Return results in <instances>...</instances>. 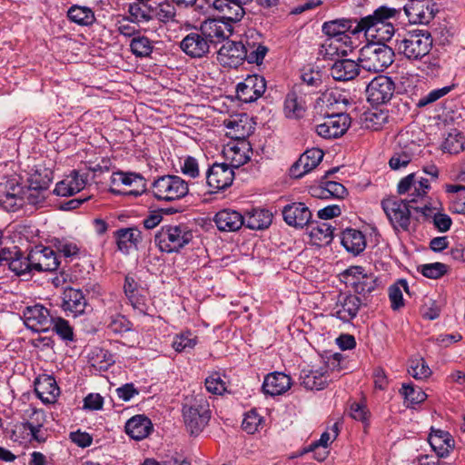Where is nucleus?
Masks as SVG:
<instances>
[{
	"mask_svg": "<svg viewBox=\"0 0 465 465\" xmlns=\"http://www.w3.org/2000/svg\"><path fill=\"white\" fill-rule=\"evenodd\" d=\"M401 8L381 5L371 15L359 19L361 32L378 41H389L395 33L393 22L397 20Z\"/></svg>",
	"mask_w": 465,
	"mask_h": 465,
	"instance_id": "1",
	"label": "nucleus"
},
{
	"mask_svg": "<svg viewBox=\"0 0 465 465\" xmlns=\"http://www.w3.org/2000/svg\"><path fill=\"white\" fill-rule=\"evenodd\" d=\"M183 417L185 427L192 435L202 432L211 419L210 405L204 395L186 397L183 404Z\"/></svg>",
	"mask_w": 465,
	"mask_h": 465,
	"instance_id": "2",
	"label": "nucleus"
},
{
	"mask_svg": "<svg viewBox=\"0 0 465 465\" xmlns=\"http://www.w3.org/2000/svg\"><path fill=\"white\" fill-rule=\"evenodd\" d=\"M433 39L427 30H411L396 39L395 48L409 60H422L429 54Z\"/></svg>",
	"mask_w": 465,
	"mask_h": 465,
	"instance_id": "3",
	"label": "nucleus"
},
{
	"mask_svg": "<svg viewBox=\"0 0 465 465\" xmlns=\"http://www.w3.org/2000/svg\"><path fill=\"white\" fill-rule=\"evenodd\" d=\"M378 41L365 45L361 50L358 57L361 69L381 73L386 70L394 61L392 48Z\"/></svg>",
	"mask_w": 465,
	"mask_h": 465,
	"instance_id": "4",
	"label": "nucleus"
},
{
	"mask_svg": "<svg viewBox=\"0 0 465 465\" xmlns=\"http://www.w3.org/2000/svg\"><path fill=\"white\" fill-rule=\"evenodd\" d=\"M193 238V231L184 223L162 226L154 236L155 245L163 252H178Z\"/></svg>",
	"mask_w": 465,
	"mask_h": 465,
	"instance_id": "5",
	"label": "nucleus"
},
{
	"mask_svg": "<svg viewBox=\"0 0 465 465\" xmlns=\"http://www.w3.org/2000/svg\"><path fill=\"white\" fill-rule=\"evenodd\" d=\"M154 198L159 201L173 202L183 198L189 192L188 183L182 177L173 174L156 178L151 186Z\"/></svg>",
	"mask_w": 465,
	"mask_h": 465,
	"instance_id": "6",
	"label": "nucleus"
},
{
	"mask_svg": "<svg viewBox=\"0 0 465 465\" xmlns=\"http://www.w3.org/2000/svg\"><path fill=\"white\" fill-rule=\"evenodd\" d=\"M342 276L356 293L363 296L371 294L379 287L378 277L362 266H350Z\"/></svg>",
	"mask_w": 465,
	"mask_h": 465,
	"instance_id": "7",
	"label": "nucleus"
},
{
	"mask_svg": "<svg viewBox=\"0 0 465 465\" xmlns=\"http://www.w3.org/2000/svg\"><path fill=\"white\" fill-rule=\"evenodd\" d=\"M395 196L383 199L381 207L394 230L407 231L411 223L410 205Z\"/></svg>",
	"mask_w": 465,
	"mask_h": 465,
	"instance_id": "8",
	"label": "nucleus"
},
{
	"mask_svg": "<svg viewBox=\"0 0 465 465\" xmlns=\"http://www.w3.org/2000/svg\"><path fill=\"white\" fill-rule=\"evenodd\" d=\"M322 32L330 37H337L345 45L352 47V42L349 34L357 35L361 32L359 19L357 18H338L326 21L322 25Z\"/></svg>",
	"mask_w": 465,
	"mask_h": 465,
	"instance_id": "9",
	"label": "nucleus"
},
{
	"mask_svg": "<svg viewBox=\"0 0 465 465\" xmlns=\"http://www.w3.org/2000/svg\"><path fill=\"white\" fill-rule=\"evenodd\" d=\"M431 189L430 180L427 177L411 173L400 180L397 186L399 194H408L409 203H417L423 199Z\"/></svg>",
	"mask_w": 465,
	"mask_h": 465,
	"instance_id": "10",
	"label": "nucleus"
},
{
	"mask_svg": "<svg viewBox=\"0 0 465 465\" xmlns=\"http://www.w3.org/2000/svg\"><path fill=\"white\" fill-rule=\"evenodd\" d=\"M351 119L348 114H331L323 117V122L315 125V132L325 139L338 138L349 129Z\"/></svg>",
	"mask_w": 465,
	"mask_h": 465,
	"instance_id": "11",
	"label": "nucleus"
},
{
	"mask_svg": "<svg viewBox=\"0 0 465 465\" xmlns=\"http://www.w3.org/2000/svg\"><path fill=\"white\" fill-rule=\"evenodd\" d=\"M395 89L396 85L391 77L377 75L367 85L368 101L376 105L386 104L392 98Z\"/></svg>",
	"mask_w": 465,
	"mask_h": 465,
	"instance_id": "12",
	"label": "nucleus"
},
{
	"mask_svg": "<svg viewBox=\"0 0 465 465\" xmlns=\"http://www.w3.org/2000/svg\"><path fill=\"white\" fill-rule=\"evenodd\" d=\"M233 179V168L226 163H214L206 172V183L215 191H223L230 187Z\"/></svg>",
	"mask_w": 465,
	"mask_h": 465,
	"instance_id": "13",
	"label": "nucleus"
},
{
	"mask_svg": "<svg viewBox=\"0 0 465 465\" xmlns=\"http://www.w3.org/2000/svg\"><path fill=\"white\" fill-rule=\"evenodd\" d=\"M29 261L36 272H54L60 263L56 252L51 247L43 245H35L30 250Z\"/></svg>",
	"mask_w": 465,
	"mask_h": 465,
	"instance_id": "14",
	"label": "nucleus"
},
{
	"mask_svg": "<svg viewBox=\"0 0 465 465\" xmlns=\"http://www.w3.org/2000/svg\"><path fill=\"white\" fill-rule=\"evenodd\" d=\"M24 319L25 326L36 332L47 331L54 320L49 310L41 304L26 307Z\"/></svg>",
	"mask_w": 465,
	"mask_h": 465,
	"instance_id": "15",
	"label": "nucleus"
},
{
	"mask_svg": "<svg viewBox=\"0 0 465 465\" xmlns=\"http://www.w3.org/2000/svg\"><path fill=\"white\" fill-rule=\"evenodd\" d=\"M266 90V81L258 74L248 75L236 86L237 97L243 103H252L260 98Z\"/></svg>",
	"mask_w": 465,
	"mask_h": 465,
	"instance_id": "16",
	"label": "nucleus"
},
{
	"mask_svg": "<svg viewBox=\"0 0 465 465\" xmlns=\"http://www.w3.org/2000/svg\"><path fill=\"white\" fill-rule=\"evenodd\" d=\"M434 3L432 0L408 1L403 10L411 24H429L434 17Z\"/></svg>",
	"mask_w": 465,
	"mask_h": 465,
	"instance_id": "17",
	"label": "nucleus"
},
{
	"mask_svg": "<svg viewBox=\"0 0 465 465\" xmlns=\"http://www.w3.org/2000/svg\"><path fill=\"white\" fill-rule=\"evenodd\" d=\"M212 46L227 39L232 32V25L223 19H207L198 27Z\"/></svg>",
	"mask_w": 465,
	"mask_h": 465,
	"instance_id": "18",
	"label": "nucleus"
},
{
	"mask_svg": "<svg viewBox=\"0 0 465 465\" xmlns=\"http://www.w3.org/2000/svg\"><path fill=\"white\" fill-rule=\"evenodd\" d=\"M362 304L361 298L355 294L341 293L332 309L331 314L343 322L354 319Z\"/></svg>",
	"mask_w": 465,
	"mask_h": 465,
	"instance_id": "19",
	"label": "nucleus"
},
{
	"mask_svg": "<svg viewBox=\"0 0 465 465\" xmlns=\"http://www.w3.org/2000/svg\"><path fill=\"white\" fill-rule=\"evenodd\" d=\"M180 48L191 58H203L210 52L211 45L199 28H196L183 38Z\"/></svg>",
	"mask_w": 465,
	"mask_h": 465,
	"instance_id": "20",
	"label": "nucleus"
},
{
	"mask_svg": "<svg viewBox=\"0 0 465 465\" xmlns=\"http://www.w3.org/2000/svg\"><path fill=\"white\" fill-rule=\"evenodd\" d=\"M408 134H400L397 136L398 148L394 149V153L389 161V165L392 170H400L406 167L412 160L417 144L415 142H408L405 139Z\"/></svg>",
	"mask_w": 465,
	"mask_h": 465,
	"instance_id": "21",
	"label": "nucleus"
},
{
	"mask_svg": "<svg viewBox=\"0 0 465 465\" xmlns=\"http://www.w3.org/2000/svg\"><path fill=\"white\" fill-rule=\"evenodd\" d=\"M124 292L132 307L143 315L147 314L148 305L143 288L133 275H126L124 283Z\"/></svg>",
	"mask_w": 465,
	"mask_h": 465,
	"instance_id": "22",
	"label": "nucleus"
},
{
	"mask_svg": "<svg viewBox=\"0 0 465 465\" xmlns=\"http://www.w3.org/2000/svg\"><path fill=\"white\" fill-rule=\"evenodd\" d=\"M246 53L243 51V41H227L217 52V59L223 66L237 68L244 62Z\"/></svg>",
	"mask_w": 465,
	"mask_h": 465,
	"instance_id": "23",
	"label": "nucleus"
},
{
	"mask_svg": "<svg viewBox=\"0 0 465 465\" xmlns=\"http://www.w3.org/2000/svg\"><path fill=\"white\" fill-rule=\"evenodd\" d=\"M284 222L294 228H303L312 224V212L303 203H292L282 210Z\"/></svg>",
	"mask_w": 465,
	"mask_h": 465,
	"instance_id": "24",
	"label": "nucleus"
},
{
	"mask_svg": "<svg viewBox=\"0 0 465 465\" xmlns=\"http://www.w3.org/2000/svg\"><path fill=\"white\" fill-rule=\"evenodd\" d=\"M87 301L80 289L67 287L62 294L61 307L67 316L76 317L84 312Z\"/></svg>",
	"mask_w": 465,
	"mask_h": 465,
	"instance_id": "25",
	"label": "nucleus"
},
{
	"mask_svg": "<svg viewBox=\"0 0 465 465\" xmlns=\"http://www.w3.org/2000/svg\"><path fill=\"white\" fill-rule=\"evenodd\" d=\"M237 0H213L212 7L222 15V19L231 24L240 22L246 14L245 5Z\"/></svg>",
	"mask_w": 465,
	"mask_h": 465,
	"instance_id": "26",
	"label": "nucleus"
},
{
	"mask_svg": "<svg viewBox=\"0 0 465 465\" xmlns=\"http://www.w3.org/2000/svg\"><path fill=\"white\" fill-rule=\"evenodd\" d=\"M439 14L440 12L438 11V47L440 46L447 50L446 47L453 44L457 35L456 19L452 15H447L445 12L440 15Z\"/></svg>",
	"mask_w": 465,
	"mask_h": 465,
	"instance_id": "27",
	"label": "nucleus"
},
{
	"mask_svg": "<svg viewBox=\"0 0 465 465\" xmlns=\"http://www.w3.org/2000/svg\"><path fill=\"white\" fill-rule=\"evenodd\" d=\"M35 392L44 403H54L60 394V389L53 376L43 374L35 381Z\"/></svg>",
	"mask_w": 465,
	"mask_h": 465,
	"instance_id": "28",
	"label": "nucleus"
},
{
	"mask_svg": "<svg viewBox=\"0 0 465 465\" xmlns=\"http://www.w3.org/2000/svg\"><path fill=\"white\" fill-rule=\"evenodd\" d=\"M213 222L221 232H236L244 224L243 215L232 209H223L216 213Z\"/></svg>",
	"mask_w": 465,
	"mask_h": 465,
	"instance_id": "29",
	"label": "nucleus"
},
{
	"mask_svg": "<svg viewBox=\"0 0 465 465\" xmlns=\"http://www.w3.org/2000/svg\"><path fill=\"white\" fill-rule=\"evenodd\" d=\"M330 372L325 368L317 370H302L300 373V382L306 390H323L331 381Z\"/></svg>",
	"mask_w": 465,
	"mask_h": 465,
	"instance_id": "30",
	"label": "nucleus"
},
{
	"mask_svg": "<svg viewBox=\"0 0 465 465\" xmlns=\"http://www.w3.org/2000/svg\"><path fill=\"white\" fill-rule=\"evenodd\" d=\"M85 183V179L79 174V172L73 170L62 181L56 183L54 193L58 196L68 197L83 190Z\"/></svg>",
	"mask_w": 465,
	"mask_h": 465,
	"instance_id": "31",
	"label": "nucleus"
},
{
	"mask_svg": "<svg viewBox=\"0 0 465 465\" xmlns=\"http://www.w3.org/2000/svg\"><path fill=\"white\" fill-rule=\"evenodd\" d=\"M118 250L128 254L132 249H137L142 242V232L136 227L121 228L114 232Z\"/></svg>",
	"mask_w": 465,
	"mask_h": 465,
	"instance_id": "32",
	"label": "nucleus"
},
{
	"mask_svg": "<svg viewBox=\"0 0 465 465\" xmlns=\"http://www.w3.org/2000/svg\"><path fill=\"white\" fill-rule=\"evenodd\" d=\"M361 66L360 62L351 59H340L334 62L330 71L336 81H350L359 75Z\"/></svg>",
	"mask_w": 465,
	"mask_h": 465,
	"instance_id": "33",
	"label": "nucleus"
},
{
	"mask_svg": "<svg viewBox=\"0 0 465 465\" xmlns=\"http://www.w3.org/2000/svg\"><path fill=\"white\" fill-rule=\"evenodd\" d=\"M291 377L283 372L270 373L264 379L262 391L271 396L281 395L291 388Z\"/></svg>",
	"mask_w": 465,
	"mask_h": 465,
	"instance_id": "34",
	"label": "nucleus"
},
{
	"mask_svg": "<svg viewBox=\"0 0 465 465\" xmlns=\"http://www.w3.org/2000/svg\"><path fill=\"white\" fill-rule=\"evenodd\" d=\"M124 428L132 439L141 440L152 432L153 424L145 415H135L126 421Z\"/></svg>",
	"mask_w": 465,
	"mask_h": 465,
	"instance_id": "35",
	"label": "nucleus"
},
{
	"mask_svg": "<svg viewBox=\"0 0 465 465\" xmlns=\"http://www.w3.org/2000/svg\"><path fill=\"white\" fill-rule=\"evenodd\" d=\"M253 33L247 35L243 41V51L246 53V58L249 64H261L268 53V48L260 42L253 39Z\"/></svg>",
	"mask_w": 465,
	"mask_h": 465,
	"instance_id": "36",
	"label": "nucleus"
},
{
	"mask_svg": "<svg viewBox=\"0 0 465 465\" xmlns=\"http://www.w3.org/2000/svg\"><path fill=\"white\" fill-rule=\"evenodd\" d=\"M341 242L343 247L354 255L363 252L366 247L365 236L356 229L344 230L341 232Z\"/></svg>",
	"mask_w": 465,
	"mask_h": 465,
	"instance_id": "37",
	"label": "nucleus"
},
{
	"mask_svg": "<svg viewBox=\"0 0 465 465\" xmlns=\"http://www.w3.org/2000/svg\"><path fill=\"white\" fill-rule=\"evenodd\" d=\"M111 184L112 185H127L131 186L134 184H139L142 189L140 190H132L127 193L129 195L138 196L143 192L144 188V179L143 177L135 173H124L123 171L114 172L111 176Z\"/></svg>",
	"mask_w": 465,
	"mask_h": 465,
	"instance_id": "38",
	"label": "nucleus"
},
{
	"mask_svg": "<svg viewBox=\"0 0 465 465\" xmlns=\"http://www.w3.org/2000/svg\"><path fill=\"white\" fill-rule=\"evenodd\" d=\"M244 224L251 230H263L268 228L272 220V215L268 210L253 209L243 216Z\"/></svg>",
	"mask_w": 465,
	"mask_h": 465,
	"instance_id": "39",
	"label": "nucleus"
},
{
	"mask_svg": "<svg viewBox=\"0 0 465 465\" xmlns=\"http://www.w3.org/2000/svg\"><path fill=\"white\" fill-rule=\"evenodd\" d=\"M68 19L81 26H90L95 22L94 12L92 8L74 5L67 11Z\"/></svg>",
	"mask_w": 465,
	"mask_h": 465,
	"instance_id": "40",
	"label": "nucleus"
},
{
	"mask_svg": "<svg viewBox=\"0 0 465 465\" xmlns=\"http://www.w3.org/2000/svg\"><path fill=\"white\" fill-rule=\"evenodd\" d=\"M465 149V136L458 129H451L440 144L444 153L458 154Z\"/></svg>",
	"mask_w": 465,
	"mask_h": 465,
	"instance_id": "41",
	"label": "nucleus"
},
{
	"mask_svg": "<svg viewBox=\"0 0 465 465\" xmlns=\"http://www.w3.org/2000/svg\"><path fill=\"white\" fill-rule=\"evenodd\" d=\"M306 110L305 104L302 97H299L295 92L289 93L284 100L283 112L289 119H300L303 116Z\"/></svg>",
	"mask_w": 465,
	"mask_h": 465,
	"instance_id": "42",
	"label": "nucleus"
},
{
	"mask_svg": "<svg viewBox=\"0 0 465 465\" xmlns=\"http://www.w3.org/2000/svg\"><path fill=\"white\" fill-rule=\"evenodd\" d=\"M53 180V171L48 168L40 167L31 173L28 183L32 190L47 191Z\"/></svg>",
	"mask_w": 465,
	"mask_h": 465,
	"instance_id": "43",
	"label": "nucleus"
},
{
	"mask_svg": "<svg viewBox=\"0 0 465 465\" xmlns=\"http://www.w3.org/2000/svg\"><path fill=\"white\" fill-rule=\"evenodd\" d=\"M8 268L16 275H25L34 271L32 262L29 261V254L25 257L19 251H12L10 261L7 262Z\"/></svg>",
	"mask_w": 465,
	"mask_h": 465,
	"instance_id": "44",
	"label": "nucleus"
},
{
	"mask_svg": "<svg viewBox=\"0 0 465 465\" xmlns=\"http://www.w3.org/2000/svg\"><path fill=\"white\" fill-rule=\"evenodd\" d=\"M409 293V284L405 279L398 280L389 288V298L391 307L393 311H398L404 306L402 292Z\"/></svg>",
	"mask_w": 465,
	"mask_h": 465,
	"instance_id": "45",
	"label": "nucleus"
},
{
	"mask_svg": "<svg viewBox=\"0 0 465 465\" xmlns=\"http://www.w3.org/2000/svg\"><path fill=\"white\" fill-rule=\"evenodd\" d=\"M400 392L408 407L422 402L427 397L421 388L412 383H403Z\"/></svg>",
	"mask_w": 465,
	"mask_h": 465,
	"instance_id": "46",
	"label": "nucleus"
},
{
	"mask_svg": "<svg viewBox=\"0 0 465 465\" xmlns=\"http://www.w3.org/2000/svg\"><path fill=\"white\" fill-rule=\"evenodd\" d=\"M131 52L136 57H148L153 52V42L146 36L138 34L130 43Z\"/></svg>",
	"mask_w": 465,
	"mask_h": 465,
	"instance_id": "47",
	"label": "nucleus"
},
{
	"mask_svg": "<svg viewBox=\"0 0 465 465\" xmlns=\"http://www.w3.org/2000/svg\"><path fill=\"white\" fill-rule=\"evenodd\" d=\"M457 104L454 100L444 101L438 108V120L444 124L456 122L460 118V114L457 111Z\"/></svg>",
	"mask_w": 465,
	"mask_h": 465,
	"instance_id": "48",
	"label": "nucleus"
},
{
	"mask_svg": "<svg viewBox=\"0 0 465 465\" xmlns=\"http://www.w3.org/2000/svg\"><path fill=\"white\" fill-rule=\"evenodd\" d=\"M52 330L65 343L74 341V329L68 321L58 317L52 322Z\"/></svg>",
	"mask_w": 465,
	"mask_h": 465,
	"instance_id": "49",
	"label": "nucleus"
},
{
	"mask_svg": "<svg viewBox=\"0 0 465 465\" xmlns=\"http://www.w3.org/2000/svg\"><path fill=\"white\" fill-rule=\"evenodd\" d=\"M128 12L136 22H148L153 19V9L142 1L129 5Z\"/></svg>",
	"mask_w": 465,
	"mask_h": 465,
	"instance_id": "50",
	"label": "nucleus"
},
{
	"mask_svg": "<svg viewBox=\"0 0 465 465\" xmlns=\"http://www.w3.org/2000/svg\"><path fill=\"white\" fill-rule=\"evenodd\" d=\"M197 343V336L193 335L190 331H186L177 334L173 341V348L178 351H185L192 350Z\"/></svg>",
	"mask_w": 465,
	"mask_h": 465,
	"instance_id": "51",
	"label": "nucleus"
},
{
	"mask_svg": "<svg viewBox=\"0 0 465 465\" xmlns=\"http://www.w3.org/2000/svg\"><path fill=\"white\" fill-rule=\"evenodd\" d=\"M323 152L318 148L306 150L300 156V163H304L306 170L310 172L319 165L323 158Z\"/></svg>",
	"mask_w": 465,
	"mask_h": 465,
	"instance_id": "52",
	"label": "nucleus"
},
{
	"mask_svg": "<svg viewBox=\"0 0 465 465\" xmlns=\"http://www.w3.org/2000/svg\"><path fill=\"white\" fill-rule=\"evenodd\" d=\"M322 198L333 197L337 199H342L347 194V189L341 183L333 181H328L324 183V187L321 188Z\"/></svg>",
	"mask_w": 465,
	"mask_h": 465,
	"instance_id": "53",
	"label": "nucleus"
},
{
	"mask_svg": "<svg viewBox=\"0 0 465 465\" xmlns=\"http://www.w3.org/2000/svg\"><path fill=\"white\" fill-rule=\"evenodd\" d=\"M438 440L442 442L438 445V458H447L455 448L454 438L448 431L438 430Z\"/></svg>",
	"mask_w": 465,
	"mask_h": 465,
	"instance_id": "54",
	"label": "nucleus"
},
{
	"mask_svg": "<svg viewBox=\"0 0 465 465\" xmlns=\"http://www.w3.org/2000/svg\"><path fill=\"white\" fill-rule=\"evenodd\" d=\"M262 417H261L255 410H251L245 413L242 428L249 434H253L262 423Z\"/></svg>",
	"mask_w": 465,
	"mask_h": 465,
	"instance_id": "55",
	"label": "nucleus"
},
{
	"mask_svg": "<svg viewBox=\"0 0 465 465\" xmlns=\"http://www.w3.org/2000/svg\"><path fill=\"white\" fill-rule=\"evenodd\" d=\"M175 8L168 2L160 3L154 9L153 15L162 23L173 21L175 17Z\"/></svg>",
	"mask_w": 465,
	"mask_h": 465,
	"instance_id": "56",
	"label": "nucleus"
},
{
	"mask_svg": "<svg viewBox=\"0 0 465 465\" xmlns=\"http://www.w3.org/2000/svg\"><path fill=\"white\" fill-rule=\"evenodd\" d=\"M408 373L416 380H423L430 377L432 371L423 359H419L411 361Z\"/></svg>",
	"mask_w": 465,
	"mask_h": 465,
	"instance_id": "57",
	"label": "nucleus"
},
{
	"mask_svg": "<svg viewBox=\"0 0 465 465\" xmlns=\"http://www.w3.org/2000/svg\"><path fill=\"white\" fill-rule=\"evenodd\" d=\"M205 388L207 391L215 395H222L226 391L225 382L219 372H213L205 379Z\"/></svg>",
	"mask_w": 465,
	"mask_h": 465,
	"instance_id": "58",
	"label": "nucleus"
},
{
	"mask_svg": "<svg viewBox=\"0 0 465 465\" xmlns=\"http://www.w3.org/2000/svg\"><path fill=\"white\" fill-rule=\"evenodd\" d=\"M331 432L324 431L318 440L312 442L309 446V450L313 451L319 447L327 448L332 440H334L338 434V423H334L331 429Z\"/></svg>",
	"mask_w": 465,
	"mask_h": 465,
	"instance_id": "59",
	"label": "nucleus"
},
{
	"mask_svg": "<svg viewBox=\"0 0 465 465\" xmlns=\"http://www.w3.org/2000/svg\"><path fill=\"white\" fill-rule=\"evenodd\" d=\"M310 224L312 226L311 235L319 239L320 241H325L326 242H330L332 239L333 230L332 227L326 223H321L315 225Z\"/></svg>",
	"mask_w": 465,
	"mask_h": 465,
	"instance_id": "60",
	"label": "nucleus"
},
{
	"mask_svg": "<svg viewBox=\"0 0 465 465\" xmlns=\"http://www.w3.org/2000/svg\"><path fill=\"white\" fill-rule=\"evenodd\" d=\"M132 322L127 320L124 316L118 315L112 319L107 328L110 331L115 334H121L129 331L132 329Z\"/></svg>",
	"mask_w": 465,
	"mask_h": 465,
	"instance_id": "61",
	"label": "nucleus"
},
{
	"mask_svg": "<svg viewBox=\"0 0 465 465\" xmlns=\"http://www.w3.org/2000/svg\"><path fill=\"white\" fill-rule=\"evenodd\" d=\"M231 151L233 153L231 157L232 162L235 167L242 165L250 160L249 154H247L245 152L249 151V144L242 143L241 145H236L231 148Z\"/></svg>",
	"mask_w": 465,
	"mask_h": 465,
	"instance_id": "62",
	"label": "nucleus"
},
{
	"mask_svg": "<svg viewBox=\"0 0 465 465\" xmlns=\"http://www.w3.org/2000/svg\"><path fill=\"white\" fill-rule=\"evenodd\" d=\"M181 170L184 175L190 178H196L200 174L198 161L194 157L189 155L183 159Z\"/></svg>",
	"mask_w": 465,
	"mask_h": 465,
	"instance_id": "63",
	"label": "nucleus"
},
{
	"mask_svg": "<svg viewBox=\"0 0 465 465\" xmlns=\"http://www.w3.org/2000/svg\"><path fill=\"white\" fill-rule=\"evenodd\" d=\"M57 251L65 258H73L78 255L79 248L77 245L69 241H59L56 244Z\"/></svg>",
	"mask_w": 465,
	"mask_h": 465,
	"instance_id": "64",
	"label": "nucleus"
}]
</instances>
